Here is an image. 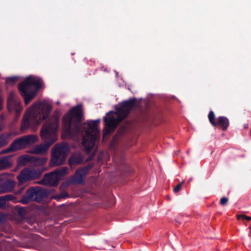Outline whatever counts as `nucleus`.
Returning a JSON list of instances; mask_svg holds the SVG:
<instances>
[{
	"instance_id": "1",
	"label": "nucleus",
	"mask_w": 251,
	"mask_h": 251,
	"mask_svg": "<svg viewBox=\"0 0 251 251\" xmlns=\"http://www.w3.org/2000/svg\"><path fill=\"white\" fill-rule=\"evenodd\" d=\"M84 120V109L82 105L79 103V135L82 131L85 134L83 136L82 145L88 155L86 161L93 159L95 155L97 149L95 148V142L100 136V132L98 128L100 123V119L94 121H87L86 123L82 124Z\"/></svg>"
},
{
	"instance_id": "2",
	"label": "nucleus",
	"mask_w": 251,
	"mask_h": 251,
	"mask_svg": "<svg viewBox=\"0 0 251 251\" xmlns=\"http://www.w3.org/2000/svg\"><path fill=\"white\" fill-rule=\"evenodd\" d=\"M51 108V105L47 101L34 103L27 110L24 117L21 130L24 131L30 127L39 126L49 116Z\"/></svg>"
},
{
	"instance_id": "3",
	"label": "nucleus",
	"mask_w": 251,
	"mask_h": 251,
	"mask_svg": "<svg viewBox=\"0 0 251 251\" xmlns=\"http://www.w3.org/2000/svg\"><path fill=\"white\" fill-rule=\"evenodd\" d=\"M59 127V117L53 115L48 119L43 125L40 131V136L45 143L35 146L32 152L36 154L45 153L49 147L56 139V132Z\"/></svg>"
},
{
	"instance_id": "4",
	"label": "nucleus",
	"mask_w": 251,
	"mask_h": 251,
	"mask_svg": "<svg viewBox=\"0 0 251 251\" xmlns=\"http://www.w3.org/2000/svg\"><path fill=\"white\" fill-rule=\"evenodd\" d=\"M136 101L135 98L125 100L116 107V112L110 111L106 113L103 119L106 134L110 133L116 128L118 124L128 116Z\"/></svg>"
},
{
	"instance_id": "5",
	"label": "nucleus",
	"mask_w": 251,
	"mask_h": 251,
	"mask_svg": "<svg viewBox=\"0 0 251 251\" xmlns=\"http://www.w3.org/2000/svg\"><path fill=\"white\" fill-rule=\"evenodd\" d=\"M63 135L68 138H77L78 135V104L62 117Z\"/></svg>"
},
{
	"instance_id": "6",
	"label": "nucleus",
	"mask_w": 251,
	"mask_h": 251,
	"mask_svg": "<svg viewBox=\"0 0 251 251\" xmlns=\"http://www.w3.org/2000/svg\"><path fill=\"white\" fill-rule=\"evenodd\" d=\"M42 80L40 78L28 76L18 85L20 94L24 97L26 105L35 97L37 91L41 88Z\"/></svg>"
},
{
	"instance_id": "7",
	"label": "nucleus",
	"mask_w": 251,
	"mask_h": 251,
	"mask_svg": "<svg viewBox=\"0 0 251 251\" xmlns=\"http://www.w3.org/2000/svg\"><path fill=\"white\" fill-rule=\"evenodd\" d=\"M69 151V148L66 143L57 144L52 148L51 158L49 165L55 167L63 165Z\"/></svg>"
},
{
	"instance_id": "8",
	"label": "nucleus",
	"mask_w": 251,
	"mask_h": 251,
	"mask_svg": "<svg viewBox=\"0 0 251 251\" xmlns=\"http://www.w3.org/2000/svg\"><path fill=\"white\" fill-rule=\"evenodd\" d=\"M68 168L64 167L61 169H56L46 173L40 181V183L49 186H56L62 177L67 175Z\"/></svg>"
},
{
	"instance_id": "9",
	"label": "nucleus",
	"mask_w": 251,
	"mask_h": 251,
	"mask_svg": "<svg viewBox=\"0 0 251 251\" xmlns=\"http://www.w3.org/2000/svg\"><path fill=\"white\" fill-rule=\"evenodd\" d=\"M38 137L35 135H25L15 139L11 145L14 151H17L24 149L28 145L36 143Z\"/></svg>"
},
{
	"instance_id": "10",
	"label": "nucleus",
	"mask_w": 251,
	"mask_h": 251,
	"mask_svg": "<svg viewBox=\"0 0 251 251\" xmlns=\"http://www.w3.org/2000/svg\"><path fill=\"white\" fill-rule=\"evenodd\" d=\"M7 107L9 112H15L17 115L20 114L23 109L21 100L14 92H10L8 94Z\"/></svg>"
},
{
	"instance_id": "11",
	"label": "nucleus",
	"mask_w": 251,
	"mask_h": 251,
	"mask_svg": "<svg viewBox=\"0 0 251 251\" xmlns=\"http://www.w3.org/2000/svg\"><path fill=\"white\" fill-rule=\"evenodd\" d=\"M47 159L45 157L23 155L20 156L18 159V164L19 166H25L28 163H34L36 165H42L46 163Z\"/></svg>"
},
{
	"instance_id": "12",
	"label": "nucleus",
	"mask_w": 251,
	"mask_h": 251,
	"mask_svg": "<svg viewBox=\"0 0 251 251\" xmlns=\"http://www.w3.org/2000/svg\"><path fill=\"white\" fill-rule=\"evenodd\" d=\"M208 118L210 123L213 126L216 127L218 125L224 131L226 130L229 126V120L225 116L219 117L216 122L215 121V115L213 111L209 112L208 115Z\"/></svg>"
},
{
	"instance_id": "13",
	"label": "nucleus",
	"mask_w": 251,
	"mask_h": 251,
	"mask_svg": "<svg viewBox=\"0 0 251 251\" xmlns=\"http://www.w3.org/2000/svg\"><path fill=\"white\" fill-rule=\"evenodd\" d=\"M28 193L33 201H39L42 199L45 198L48 195V193L46 190L39 187H32L28 189Z\"/></svg>"
},
{
	"instance_id": "14",
	"label": "nucleus",
	"mask_w": 251,
	"mask_h": 251,
	"mask_svg": "<svg viewBox=\"0 0 251 251\" xmlns=\"http://www.w3.org/2000/svg\"><path fill=\"white\" fill-rule=\"evenodd\" d=\"M17 179L20 183H25L27 181L31 180L29 169H25L21 171L17 176Z\"/></svg>"
},
{
	"instance_id": "15",
	"label": "nucleus",
	"mask_w": 251,
	"mask_h": 251,
	"mask_svg": "<svg viewBox=\"0 0 251 251\" xmlns=\"http://www.w3.org/2000/svg\"><path fill=\"white\" fill-rule=\"evenodd\" d=\"M15 186V182L13 180H8L0 185V192L1 193H6L10 192Z\"/></svg>"
},
{
	"instance_id": "16",
	"label": "nucleus",
	"mask_w": 251,
	"mask_h": 251,
	"mask_svg": "<svg viewBox=\"0 0 251 251\" xmlns=\"http://www.w3.org/2000/svg\"><path fill=\"white\" fill-rule=\"evenodd\" d=\"M11 155L6 156L0 158V170H1L11 165Z\"/></svg>"
},
{
	"instance_id": "17",
	"label": "nucleus",
	"mask_w": 251,
	"mask_h": 251,
	"mask_svg": "<svg viewBox=\"0 0 251 251\" xmlns=\"http://www.w3.org/2000/svg\"><path fill=\"white\" fill-rule=\"evenodd\" d=\"M78 184V168L76 169L74 175L66 180L65 185L69 186L72 184Z\"/></svg>"
},
{
	"instance_id": "18",
	"label": "nucleus",
	"mask_w": 251,
	"mask_h": 251,
	"mask_svg": "<svg viewBox=\"0 0 251 251\" xmlns=\"http://www.w3.org/2000/svg\"><path fill=\"white\" fill-rule=\"evenodd\" d=\"M13 196L12 195H6L0 197V208L5 207L6 201L12 200Z\"/></svg>"
},
{
	"instance_id": "19",
	"label": "nucleus",
	"mask_w": 251,
	"mask_h": 251,
	"mask_svg": "<svg viewBox=\"0 0 251 251\" xmlns=\"http://www.w3.org/2000/svg\"><path fill=\"white\" fill-rule=\"evenodd\" d=\"M10 134L3 133L0 135V148L5 146L9 142Z\"/></svg>"
},
{
	"instance_id": "20",
	"label": "nucleus",
	"mask_w": 251,
	"mask_h": 251,
	"mask_svg": "<svg viewBox=\"0 0 251 251\" xmlns=\"http://www.w3.org/2000/svg\"><path fill=\"white\" fill-rule=\"evenodd\" d=\"M42 172L40 169L29 170L30 180H34L39 178Z\"/></svg>"
},
{
	"instance_id": "21",
	"label": "nucleus",
	"mask_w": 251,
	"mask_h": 251,
	"mask_svg": "<svg viewBox=\"0 0 251 251\" xmlns=\"http://www.w3.org/2000/svg\"><path fill=\"white\" fill-rule=\"evenodd\" d=\"M68 164L71 169L75 168L76 165H78V156L72 155L68 160Z\"/></svg>"
},
{
	"instance_id": "22",
	"label": "nucleus",
	"mask_w": 251,
	"mask_h": 251,
	"mask_svg": "<svg viewBox=\"0 0 251 251\" xmlns=\"http://www.w3.org/2000/svg\"><path fill=\"white\" fill-rule=\"evenodd\" d=\"M31 201L33 200L31 198V196L30 195V194L28 193V191L27 190L26 194L22 197V198L20 200H19V202L22 204H26Z\"/></svg>"
},
{
	"instance_id": "23",
	"label": "nucleus",
	"mask_w": 251,
	"mask_h": 251,
	"mask_svg": "<svg viewBox=\"0 0 251 251\" xmlns=\"http://www.w3.org/2000/svg\"><path fill=\"white\" fill-rule=\"evenodd\" d=\"M127 130V126H123L118 130L115 136L117 138H120L121 136H123Z\"/></svg>"
},
{
	"instance_id": "24",
	"label": "nucleus",
	"mask_w": 251,
	"mask_h": 251,
	"mask_svg": "<svg viewBox=\"0 0 251 251\" xmlns=\"http://www.w3.org/2000/svg\"><path fill=\"white\" fill-rule=\"evenodd\" d=\"M18 215L21 218L24 217L26 212V209L25 207L16 206L15 208Z\"/></svg>"
},
{
	"instance_id": "25",
	"label": "nucleus",
	"mask_w": 251,
	"mask_h": 251,
	"mask_svg": "<svg viewBox=\"0 0 251 251\" xmlns=\"http://www.w3.org/2000/svg\"><path fill=\"white\" fill-rule=\"evenodd\" d=\"M93 167V164L89 163L81 168H79L80 170V173L83 174V176L87 174V172Z\"/></svg>"
},
{
	"instance_id": "26",
	"label": "nucleus",
	"mask_w": 251,
	"mask_h": 251,
	"mask_svg": "<svg viewBox=\"0 0 251 251\" xmlns=\"http://www.w3.org/2000/svg\"><path fill=\"white\" fill-rule=\"evenodd\" d=\"M19 77L16 76L7 77L5 80L6 83L8 84L13 85L19 80Z\"/></svg>"
},
{
	"instance_id": "27",
	"label": "nucleus",
	"mask_w": 251,
	"mask_h": 251,
	"mask_svg": "<svg viewBox=\"0 0 251 251\" xmlns=\"http://www.w3.org/2000/svg\"><path fill=\"white\" fill-rule=\"evenodd\" d=\"M14 151H14V149L13 148L11 145H10L8 148L1 151L0 152V153L4 154V153L11 152H14Z\"/></svg>"
},
{
	"instance_id": "28",
	"label": "nucleus",
	"mask_w": 251,
	"mask_h": 251,
	"mask_svg": "<svg viewBox=\"0 0 251 251\" xmlns=\"http://www.w3.org/2000/svg\"><path fill=\"white\" fill-rule=\"evenodd\" d=\"M24 184L25 183H20L19 182V184L18 185V190L16 192L17 194H19L23 192L25 188V186H24Z\"/></svg>"
},
{
	"instance_id": "29",
	"label": "nucleus",
	"mask_w": 251,
	"mask_h": 251,
	"mask_svg": "<svg viewBox=\"0 0 251 251\" xmlns=\"http://www.w3.org/2000/svg\"><path fill=\"white\" fill-rule=\"evenodd\" d=\"M183 182H181V183H179L178 184H177L174 189H173V191L175 192V193H177L182 188V184H183Z\"/></svg>"
},
{
	"instance_id": "30",
	"label": "nucleus",
	"mask_w": 251,
	"mask_h": 251,
	"mask_svg": "<svg viewBox=\"0 0 251 251\" xmlns=\"http://www.w3.org/2000/svg\"><path fill=\"white\" fill-rule=\"evenodd\" d=\"M228 199L226 197H223L221 199L220 203L222 206H225L227 204L228 202Z\"/></svg>"
},
{
	"instance_id": "31",
	"label": "nucleus",
	"mask_w": 251,
	"mask_h": 251,
	"mask_svg": "<svg viewBox=\"0 0 251 251\" xmlns=\"http://www.w3.org/2000/svg\"><path fill=\"white\" fill-rule=\"evenodd\" d=\"M238 218L239 219H242V220H246L247 221H250L251 220V217L246 215H240L238 216Z\"/></svg>"
},
{
	"instance_id": "32",
	"label": "nucleus",
	"mask_w": 251,
	"mask_h": 251,
	"mask_svg": "<svg viewBox=\"0 0 251 251\" xmlns=\"http://www.w3.org/2000/svg\"><path fill=\"white\" fill-rule=\"evenodd\" d=\"M83 174L80 173V170L79 169V185L83 183Z\"/></svg>"
},
{
	"instance_id": "33",
	"label": "nucleus",
	"mask_w": 251,
	"mask_h": 251,
	"mask_svg": "<svg viewBox=\"0 0 251 251\" xmlns=\"http://www.w3.org/2000/svg\"><path fill=\"white\" fill-rule=\"evenodd\" d=\"M68 197V194L67 193H62L59 196V198H66Z\"/></svg>"
},
{
	"instance_id": "34",
	"label": "nucleus",
	"mask_w": 251,
	"mask_h": 251,
	"mask_svg": "<svg viewBox=\"0 0 251 251\" xmlns=\"http://www.w3.org/2000/svg\"><path fill=\"white\" fill-rule=\"evenodd\" d=\"M4 219V216L3 214L0 213V222L3 221Z\"/></svg>"
},
{
	"instance_id": "35",
	"label": "nucleus",
	"mask_w": 251,
	"mask_h": 251,
	"mask_svg": "<svg viewBox=\"0 0 251 251\" xmlns=\"http://www.w3.org/2000/svg\"><path fill=\"white\" fill-rule=\"evenodd\" d=\"M79 164H80L81 162H83V158H82V156L80 154V153H79Z\"/></svg>"
},
{
	"instance_id": "36",
	"label": "nucleus",
	"mask_w": 251,
	"mask_h": 251,
	"mask_svg": "<svg viewBox=\"0 0 251 251\" xmlns=\"http://www.w3.org/2000/svg\"><path fill=\"white\" fill-rule=\"evenodd\" d=\"M2 100H1L0 99V111L1 110V109H2Z\"/></svg>"
},
{
	"instance_id": "37",
	"label": "nucleus",
	"mask_w": 251,
	"mask_h": 251,
	"mask_svg": "<svg viewBox=\"0 0 251 251\" xmlns=\"http://www.w3.org/2000/svg\"><path fill=\"white\" fill-rule=\"evenodd\" d=\"M3 126L1 123H0V132L2 130Z\"/></svg>"
},
{
	"instance_id": "38",
	"label": "nucleus",
	"mask_w": 251,
	"mask_h": 251,
	"mask_svg": "<svg viewBox=\"0 0 251 251\" xmlns=\"http://www.w3.org/2000/svg\"><path fill=\"white\" fill-rule=\"evenodd\" d=\"M249 228L251 230V226L249 227Z\"/></svg>"
}]
</instances>
